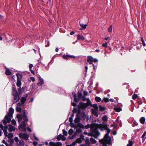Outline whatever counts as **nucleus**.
<instances>
[{
    "instance_id": "obj_58",
    "label": "nucleus",
    "mask_w": 146,
    "mask_h": 146,
    "mask_svg": "<svg viewBox=\"0 0 146 146\" xmlns=\"http://www.w3.org/2000/svg\"><path fill=\"white\" fill-rule=\"evenodd\" d=\"M0 127L2 130H3V128H4V127H3L2 125L1 124H0Z\"/></svg>"
},
{
    "instance_id": "obj_20",
    "label": "nucleus",
    "mask_w": 146,
    "mask_h": 146,
    "mask_svg": "<svg viewBox=\"0 0 146 146\" xmlns=\"http://www.w3.org/2000/svg\"><path fill=\"white\" fill-rule=\"evenodd\" d=\"M145 117H142L140 118V121L141 123L143 124L145 123Z\"/></svg>"
},
{
    "instance_id": "obj_28",
    "label": "nucleus",
    "mask_w": 146,
    "mask_h": 146,
    "mask_svg": "<svg viewBox=\"0 0 146 146\" xmlns=\"http://www.w3.org/2000/svg\"><path fill=\"white\" fill-rule=\"evenodd\" d=\"M90 141L92 143H96V140L92 137H91L90 138Z\"/></svg>"
},
{
    "instance_id": "obj_5",
    "label": "nucleus",
    "mask_w": 146,
    "mask_h": 146,
    "mask_svg": "<svg viewBox=\"0 0 146 146\" xmlns=\"http://www.w3.org/2000/svg\"><path fill=\"white\" fill-rule=\"evenodd\" d=\"M72 94L74 96V101L76 102H78L80 99L82 98V93L80 92H78V99L76 98L77 95L75 92H73Z\"/></svg>"
},
{
    "instance_id": "obj_32",
    "label": "nucleus",
    "mask_w": 146,
    "mask_h": 146,
    "mask_svg": "<svg viewBox=\"0 0 146 146\" xmlns=\"http://www.w3.org/2000/svg\"><path fill=\"white\" fill-rule=\"evenodd\" d=\"M95 100L97 102H99L101 100V99L100 98L98 97H96L95 98Z\"/></svg>"
},
{
    "instance_id": "obj_40",
    "label": "nucleus",
    "mask_w": 146,
    "mask_h": 146,
    "mask_svg": "<svg viewBox=\"0 0 146 146\" xmlns=\"http://www.w3.org/2000/svg\"><path fill=\"white\" fill-rule=\"evenodd\" d=\"M137 97V95L136 94H134L132 96V98L133 99H136Z\"/></svg>"
},
{
    "instance_id": "obj_45",
    "label": "nucleus",
    "mask_w": 146,
    "mask_h": 146,
    "mask_svg": "<svg viewBox=\"0 0 146 146\" xmlns=\"http://www.w3.org/2000/svg\"><path fill=\"white\" fill-rule=\"evenodd\" d=\"M76 142L75 141L73 142L72 144H71L70 145H67L66 146H74L76 144Z\"/></svg>"
},
{
    "instance_id": "obj_26",
    "label": "nucleus",
    "mask_w": 146,
    "mask_h": 146,
    "mask_svg": "<svg viewBox=\"0 0 146 146\" xmlns=\"http://www.w3.org/2000/svg\"><path fill=\"white\" fill-rule=\"evenodd\" d=\"M102 120L106 122L108 121V118L107 116H103L102 117Z\"/></svg>"
},
{
    "instance_id": "obj_41",
    "label": "nucleus",
    "mask_w": 146,
    "mask_h": 146,
    "mask_svg": "<svg viewBox=\"0 0 146 146\" xmlns=\"http://www.w3.org/2000/svg\"><path fill=\"white\" fill-rule=\"evenodd\" d=\"M73 130L72 129H70L68 131V133L70 135H71L73 133Z\"/></svg>"
},
{
    "instance_id": "obj_14",
    "label": "nucleus",
    "mask_w": 146,
    "mask_h": 146,
    "mask_svg": "<svg viewBox=\"0 0 146 146\" xmlns=\"http://www.w3.org/2000/svg\"><path fill=\"white\" fill-rule=\"evenodd\" d=\"M22 119L24 120L23 121H24L25 123V122H27L28 121V119L27 117V115L25 114V113L22 115Z\"/></svg>"
},
{
    "instance_id": "obj_53",
    "label": "nucleus",
    "mask_w": 146,
    "mask_h": 146,
    "mask_svg": "<svg viewBox=\"0 0 146 146\" xmlns=\"http://www.w3.org/2000/svg\"><path fill=\"white\" fill-rule=\"evenodd\" d=\"M33 66V65L32 64H31L29 65V68L30 69V70H31V69Z\"/></svg>"
},
{
    "instance_id": "obj_12",
    "label": "nucleus",
    "mask_w": 146,
    "mask_h": 146,
    "mask_svg": "<svg viewBox=\"0 0 146 146\" xmlns=\"http://www.w3.org/2000/svg\"><path fill=\"white\" fill-rule=\"evenodd\" d=\"M7 127L9 131L10 132L15 131V128L11 125H8Z\"/></svg>"
},
{
    "instance_id": "obj_49",
    "label": "nucleus",
    "mask_w": 146,
    "mask_h": 146,
    "mask_svg": "<svg viewBox=\"0 0 146 146\" xmlns=\"http://www.w3.org/2000/svg\"><path fill=\"white\" fill-rule=\"evenodd\" d=\"M30 80L33 82H34L35 81V79L34 77H31L30 78Z\"/></svg>"
},
{
    "instance_id": "obj_8",
    "label": "nucleus",
    "mask_w": 146,
    "mask_h": 146,
    "mask_svg": "<svg viewBox=\"0 0 146 146\" xmlns=\"http://www.w3.org/2000/svg\"><path fill=\"white\" fill-rule=\"evenodd\" d=\"M19 129L21 131H24L26 130V124L24 121H23L22 124H21L19 125Z\"/></svg>"
},
{
    "instance_id": "obj_18",
    "label": "nucleus",
    "mask_w": 146,
    "mask_h": 146,
    "mask_svg": "<svg viewBox=\"0 0 146 146\" xmlns=\"http://www.w3.org/2000/svg\"><path fill=\"white\" fill-rule=\"evenodd\" d=\"M97 111V110H95L93 109H92V113L95 115L96 116L98 117V115Z\"/></svg>"
},
{
    "instance_id": "obj_3",
    "label": "nucleus",
    "mask_w": 146,
    "mask_h": 146,
    "mask_svg": "<svg viewBox=\"0 0 146 146\" xmlns=\"http://www.w3.org/2000/svg\"><path fill=\"white\" fill-rule=\"evenodd\" d=\"M71 126L72 127L76 129V131L72 136L71 139L74 138L76 137L77 135L78 136V133H80L82 131L81 128H83L84 127V126L80 123H78L77 125L73 124L71 125Z\"/></svg>"
},
{
    "instance_id": "obj_1",
    "label": "nucleus",
    "mask_w": 146,
    "mask_h": 146,
    "mask_svg": "<svg viewBox=\"0 0 146 146\" xmlns=\"http://www.w3.org/2000/svg\"><path fill=\"white\" fill-rule=\"evenodd\" d=\"M94 127L95 129H99L101 131L104 129L107 130L108 133L105 134L104 138L100 140L99 142L101 143H104L110 144L111 139L110 137L108 136V134L110 133V129L108 128L107 125L104 124L103 123L102 124H96Z\"/></svg>"
},
{
    "instance_id": "obj_52",
    "label": "nucleus",
    "mask_w": 146,
    "mask_h": 146,
    "mask_svg": "<svg viewBox=\"0 0 146 146\" xmlns=\"http://www.w3.org/2000/svg\"><path fill=\"white\" fill-rule=\"evenodd\" d=\"M84 136L82 134H81L80 135V138L81 139L83 140L84 139Z\"/></svg>"
},
{
    "instance_id": "obj_21",
    "label": "nucleus",
    "mask_w": 146,
    "mask_h": 146,
    "mask_svg": "<svg viewBox=\"0 0 146 146\" xmlns=\"http://www.w3.org/2000/svg\"><path fill=\"white\" fill-rule=\"evenodd\" d=\"M11 73V72L9 69H7L6 70L5 74L7 75H10Z\"/></svg>"
},
{
    "instance_id": "obj_61",
    "label": "nucleus",
    "mask_w": 146,
    "mask_h": 146,
    "mask_svg": "<svg viewBox=\"0 0 146 146\" xmlns=\"http://www.w3.org/2000/svg\"><path fill=\"white\" fill-rule=\"evenodd\" d=\"M72 105L74 106H76L77 104L76 103L74 102L72 103Z\"/></svg>"
},
{
    "instance_id": "obj_56",
    "label": "nucleus",
    "mask_w": 146,
    "mask_h": 146,
    "mask_svg": "<svg viewBox=\"0 0 146 146\" xmlns=\"http://www.w3.org/2000/svg\"><path fill=\"white\" fill-rule=\"evenodd\" d=\"M33 136L35 140H38V138L35 136V135L34 134H33Z\"/></svg>"
},
{
    "instance_id": "obj_60",
    "label": "nucleus",
    "mask_w": 146,
    "mask_h": 146,
    "mask_svg": "<svg viewBox=\"0 0 146 146\" xmlns=\"http://www.w3.org/2000/svg\"><path fill=\"white\" fill-rule=\"evenodd\" d=\"M21 104V103H19L17 104V107H20Z\"/></svg>"
},
{
    "instance_id": "obj_62",
    "label": "nucleus",
    "mask_w": 146,
    "mask_h": 146,
    "mask_svg": "<svg viewBox=\"0 0 146 146\" xmlns=\"http://www.w3.org/2000/svg\"><path fill=\"white\" fill-rule=\"evenodd\" d=\"M142 43L143 45V46H146V44H145L144 41L142 42Z\"/></svg>"
},
{
    "instance_id": "obj_23",
    "label": "nucleus",
    "mask_w": 146,
    "mask_h": 146,
    "mask_svg": "<svg viewBox=\"0 0 146 146\" xmlns=\"http://www.w3.org/2000/svg\"><path fill=\"white\" fill-rule=\"evenodd\" d=\"M146 135V132L145 131V132H144L142 136L141 137L142 139V140L143 141H144L146 138V137H145Z\"/></svg>"
},
{
    "instance_id": "obj_33",
    "label": "nucleus",
    "mask_w": 146,
    "mask_h": 146,
    "mask_svg": "<svg viewBox=\"0 0 146 146\" xmlns=\"http://www.w3.org/2000/svg\"><path fill=\"white\" fill-rule=\"evenodd\" d=\"M106 109V108L104 107H102L101 106H99V110L100 111L104 110Z\"/></svg>"
},
{
    "instance_id": "obj_13",
    "label": "nucleus",
    "mask_w": 146,
    "mask_h": 146,
    "mask_svg": "<svg viewBox=\"0 0 146 146\" xmlns=\"http://www.w3.org/2000/svg\"><path fill=\"white\" fill-rule=\"evenodd\" d=\"M17 144L18 146H24V142L22 140L18 141Z\"/></svg>"
},
{
    "instance_id": "obj_54",
    "label": "nucleus",
    "mask_w": 146,
    "mask_h": 146,
    "mask_svg": "<svg viewBox=\"0 0 146 146\" xmlns=\"http://www.w3.org/2000/svg\"><path fill=\"white\" fill-rule=\"evenodd\" d=\"M61 139L62 141H65L66 139V138L65 137H64L63 135Z\"/></svg>"
},
{
    "instance_id": "obj_64",
    "label": "nucleus",
    "mask_w": 146,
    "mask_h": 146,
    "mask_svg": "<svg viewBox=\"0 0 146 146\" xmlns=\"http://www.w3.org/2000/svg\"><path fill=\"white\" fill-rule=\"evenodd\" d=\"M85 68L86 69V72H87V70H88V67H87V66H85Z\"/></svg>"
},
{
    "instance_id": "obj_15",
    "label": "nucleus",
    "mask_w": 146,
    "mask_h": 146,
    "mask_svg": "<svg viewBox=\"0 0 146 146\" xmlns=\"http://www.w3.org/2000/svg\"><path fill=\"white\" fill-rule=\"evenodd\" d=\"M77 39L79 40H83L85 39L84 37L83 36L80 35H77Z\"/></svg>"
},
{
    "instance_id": "obj_48",
    "label": "nucleus",
    "mask_w": 146,
    "mask_h": 146,
    "mask_svg": "<svg viewBox=\"0 0 146 146\" xmlns=\"http://www.w3.org/2000/svg\"><path fill=\"white\" fill-rule=\"evenodd\" d=\"M79 120V119L77 117H76L75 120V122L76 123H78Z\"/></svg>"
},
{
    "instance_id": "obj_16",
    "label": "nucleus",
    "mask_w": 146,
    "mask_h": 146,
    "mask_svg": "<svg viewBox=\"0 0 146 146\" xmlns=\"http://www.w3.org/2000/svg\"><path fill=\"white\" fill-rule=\"evenodd\" d=\"M39 81L38 83V85L39 86H41L43 83L44 80L43 79L40 77L39 78Z\"/></svg>"
},
{
    "instance_id": "obj_17",
    "label": "nucleus",
    "mask_w": 146,
    "mask_h": 146,
    "mask_svg": "<svg viewBox=\"0 0 146 146\" xmlns=\"http://www.w3.org/2000/svg\"><path fill=\"white\" fill-rule=\"evenodd\" d=\"M7 127L6 126H5L4 127V128H3V132L5 135V137H7Z\"/></svg>"
},
{
    "instance_id": "obj_43",
    "label": "nucleus",
    "mask_w": 146,
    "mask_h": 146,
    "mask_svg": "<svg viewBox=\"0 0 146 146\" xmlns=\"http://www.w3.org/2000/svg\"><path fill=\"white\" fill-rule=\"evenodd\" d=\"M104 100L105 102H108L109 101V99L106 98H104Z\"/></svg>"
},
{
    "instance_id": "obj_11",
    "label": "nucleus",
    "mask_w": 146,
    "mask_h": 146,
    "mask_svg": "<svg viewBox=\"0 0 146 146\" xmlns=\"http://www.w3.org/2000/svg\"><path fill=\"white\" fill-rule=\"evenodd\" d=\"M14 96L13 102L15 103L17 102L19 100V96L16 94L13 95Z\"/></svg>"
},
{
    "instance_id": "obj_4",
    "label": "nucleus",
    "mask_w": 146,
    "mask_h": 146,
    "mask_svg": "<svg viewBox=\"0 0 146 146\" xmlns=\"http://www.w3.org/2000/svg\"><path fill=\"white\" fill-rule=\"evenodd\" d=\"M9 113H8L7 115H5L4 119L3 120V122L5 125L7 123H9L10 122L11 118L12 117L14 110L12 108H11L9 109Z\"/></svg>"
},
{
    "instance_id": "obj_22",
    "label": "nucleus",
    "mask_w": 146,
    "mask_h": 146,
    "mask_svg": "<svg viewBox=\"0 0 146 146\" xmlns=\"http://www.w3.org/2000/svg\"><path fill=\"white\" fill-rule=\"evenodd\" d=\"M21 83L20 79H17V82L16 84L17 86L18 87L20 86L21 85Z\"/></svg>"
},
{
    "instance_id": "obj_36",
    "label": "nucleus",
    "mask_w": 146,
    "mask_h": 146,
    "mask_svg": "<svg viewBox=\"0 0 146 146\" xmlns=\"http://www.w3.org/2000/svg\"><path fill=\"white\" fill-rule=\"evenodd\" d=\"M86 144L89 146L90 145V141L88 139H86L85 141Z\"/></svg>"
},
{
    "instance_id": "obj_39",
    "label": "nucleus",
    "mask_w": 146,
    "mask_h": 146,
    "mask_svg": "<svg viewBox=\"0 0 146 146\" xmlns=\"http://www.w3.org/2000/svg\"><path fill=\"white\" fill-rule=\"evenodd\" d=\"M63 132L64 135L66 136L67 135V132L65 130L63 129Z\"/></svg>"
},
{
    "instance_id": "obj_31",
    "label": "nucleus",
    "mask_w": 146,
    "mask_h": 146,
    "mask_svg": "<svg viewBox=\"0 0 146 146\" xmlns=\"http://www.w3.org/2000/svg\"><path fill=\"white\" fill-rule=\"evenodd\" d=\"M82 141V139L80 138L77 139L76 140V142L78 143H81Z\"/></svg>"
},
{
    "instance_id": "obj_29",
    "label": "nucleus",
    "mask_w": 146,
    "mask_h": 146,
    "mask_svg": "<svg viewBox=\"0 0 146 146\" xmlns=\"http://www.w3.org/2000/svg\"><path fill=\"white\" fill-rule=\"evenodd\" d=\"M69 55H64L62 56L63 58L65 59H68L69 58Z\"/></svg>"
},
{
    "instance_id": "obj_59",
    "label": "nucleus",
    "mask_w": 146,
    "mask_h": 146,
    "mask_svg": "<svg viewBox=\"0 0 146 146\" xmlns=\"http://www.w3.org/2000/svg\"><path fill=\"white\" fill-rule=\"evenodd\" d=\"M69 57H70V58H76L75 56L73 55H69Z\"/></svg>"
},
{
    "instance_id": "obj_63",
    "label": "nucleus",
    "mask_w": 146,
    "mask_h": 146,
    "mask_svg": "<svg viewBox=\"0 0 146 146\" xmlns=\"http://www.w3.org/2000/svg\"><path fill=\"white\" fill-rule=\"evenodd\" d=\"M74 34V31H72V32H71L70 33V34L71 35H72L73 34Z\"/></svg>"
},
{
    "instance_id": "obj_38",
    "label": "nucleus",
    "mask_w": 146,
    "mask_h": 146,
    "mask_svg": "<svg viewBox=\"0 0 146 146\" xmlns=\"http://www.w3.org/2000/svg\"><path fill=\"white\" fill-rule=\"evenodd\" d=\"M13 136V135L12 133H9L8 134H7V137L8 138H10L12 137Z\"/></svg>"
},
{
    "instance_id": "obj_2",
    "label": "nucleus",
    "mask_w": 146,
    "mask_h": 146,
    "mask_svg": "<svg viewBox=\"0 0 146 146\" xmlns=\"http://www.w3.org/2000/svg\"><path fill=\"white\" fill-rule=\"evenodd\" d=\"M96 124H95L93 125L88 124L85 126V127L86 129L90 127L91 131L92 132V133H89L88 136H94L95 138H97L98 136L100 135V133L98 131V128H97V129H94L95 126Z\"/></svg>"
},
{
    "instance_id": "obj_27",
    "label": "nucleus",
    "mask_w": 146,
    "mask_h": 146,
    "mask_svg": "<svg viewBox=\"0 0 146 146\" xmlns=\"http://www.w3.org/2000/svg\"><path fill=\"white\" fill-rule=\"evenodd\" d=\"M80 25L81 26L82 29H85L86 28V27L87 26V25H84L82 23H80Z\"/></svg>"
},
{
    "instance_id": "obj_46",
    "label": "nucleus",
    "mask_w": 146,
    "mask_h": 146,
    "mask_svg": "<svg viewBox=\"0 0 146 146\" xmlns=\"http://www.w3.org/2000/svg\"><path fill=\"white\" fill-rule=\"evenodd\" d=\"M108 45V43L107 42H105V43H104L102 44V46L103 47H107Z\"/></svg>"
},
{
    "instance_id": "obj_55",
    "label": "nucleus",
    "mask_w": 146,
    "mask_h": 146,
    "mask_svg": "<svg viewBox=\"0 0 146 146\" xmlns=\"http://www.w3.org/2000/svg\"><path fill=\"white\" fill-rule=\"evenodd\" d=\"M33 136L35 140H38V138L35 136V135L34 134H33Z\"/></svg>"
},
{
    "instance_id": "obj_47",
    "label": "nucleus",
    "mask_w": 146,
    "mask_h": 146,
    "mask_svg": "<svg viewBox=\"0 0 146 146\" xmlns=\"http://www.w3.org/2000/svg\"><path fill=\"white\" fill-rule=\"evenodd\" d=\"M17 79H19L20 78H21V74H17Z\"/></svg>"
},
{
    "instance_id": "obj_35",
    "label": "nucleus",
    "mask_w": 146,
    "mask_h": 146,
    "mask_svg": "<svg viewBox=\"0 0 146 146\" xmlns=\"http://www.w3.org/2000/svg\"><path fill=\"white\" fill-rule=\"evenodd\" d=\"M62 136V135L61 134H60L58 135L57 137V139L58 140H60L61 139Z\"/></svg>"
},
{
    "instance_id": "obj_19",
    "label": "nucleus",
    "mask_w": 146,
    "mask_h": 146,
    "mask_svg": "<svg viewBox=\"0 0 146 146\" xmlns=\"http://www.w3.org/2000/svg\"><path fill=\"white\" fill-rule=\"evenodd\" d=\"M17 117L19 122H20V121H21L22 119V115L21 116L20 115H17Z\"/></svg>"
},
{
    "instance_id": "obj_57",
    "label": "nucleus",
    "mask_w": 146,
    "mask_h": 146,
    "mask_svg": "<svg viewBox=\"0 0 146 146\" xmlns=\"http://www.w3.org/2000/svg\"><path fill=\"white\" fill-rule=\"evenodd\" d=\"M2 142L4 143L6 145H7L8 144V143L4 140H3Z\"/></svg>"
},
{
    "instance_id": "obj_51",
    "label": "nucleus",
    "mask_w": 146,
    "mask_h": 146,
    "mask_svg": "<svg viewBox=\"0 0 146 146\" xmlns=\"http://www.w3.org/2000/svg\"><path fill=\"white\" fill-rule=\"evenodd\" d=\"M82 100L83 101H85V100L86 99V97H85V96H82Z\"/></svg>"
},
{
    "instance_id": "obj_6",
    "label": "nucleus",
    "mask_w": 146,
    "mask_h": 146,
    "mask_svg": "<svg viewBox=\"0 0 146 146\" xmlns=\"http://www.w3.org/2000/svg\"><path fill=\"white\" fill-rule=\"evenodd\" d=\"M98 61V60L97 59L94 58L92 56H88L87 62L90 64H93L92 63L93 62H96Z\"/></svg>"
},
{
    "instance_id": "obj_30",
    "label": "nucleus",
    "mask_w": 146,
    "mask_h": 146,
    "mask_svg": "<svg viewBox=\"0 0 146 146\" xmlns=\"http://www.w3.org/2000/svg\"><path fill=\"white\" fill-rule=\"evenodd\" d=\"M129 143L127 145V146H132L133 144L132 141L129 140Z\"/></svg>"
},
{
    "instance_id": "obj_42",
    "label": "nucleus",
    "mask_w": 146,
    "mask_h": 146,
    "mask_svg": "<svg viewBox=\"0 0 146 146\" xmlns=\"http://www.w3.org/2000/svg\"><path fill=\"white\" fill-rule=\"evenodd\" d=\"M11 123L13 125H15L16 124V121L14 119H13L11 121Z\"/></svg>"
},
{
    "instance_id": "obj_7",
    "label": "nucleus",
    "mask_w": 146,
    "mask_h": 146,
    "mask_svg": "<svg viewBox=\"0 0 146 146\" xmlns=\"http://www.w3.org/2000/svg\"><path fill=\"white\" fill-rule=\"evenodd\" d=\"M88 106V105L86 103L80 102L78 106V108L79 109H84Z\"/></svg>"
},
{
    "instance_id": "obj_24",
    "label": "nucleus",
    "mask_w": 146,
    "mask_h": 146,
    "mask_svg": "<svg viewBox=\"0 0 146 146\" xmlns=\"http://www.w3.org/2000/svg\"><path fill=\"white\" fill-rule=\"evenodd\" d=\"M26 98L25 97H22L21 99V103L23 104L25 102L26 100Z\"/></svg>"
},
{
    "instance_id": "obj_37",
    "label": "nucleus",
    "mask_w": 146,
    "mask_h": 146,
    "mask_svg": "<svg viewBox=\"0 0 146 146\" xmlns=\"http://www.w3.org/2000/svg\"><path fill=\"white\" fill-rule=\"evenodd\" d=\"M112 25H111L108 28V31L109 32H111L112 31Z\"/></svg>"
},
{
    "instance_id": "obj_34",
    "label": "nucleus",
    "mask_w": 146,
    "mask_h": 146,
    "mask_svg": "<svg viewBox=\"0 0 146 146\" xmlns=\"http://www.w3.org/2000/svg\"><path fill=\"white\" fill-rule=\"evenodd\" d=\"M115 110L117 112H119L121 110V108H114Z\"/></svg>"
},
{
    "instance_id": "obj_50",
    "label": "nucleus",
    "mask_w": 146,
    "mask_h": 146,
    "mask_svg": "<svg viewBox=\"0 0 146 146\" xmlns=\"http://www.w3.org/2000/svg\"><path fill=\"white\" fill-rule=\"evenodd\" d=\"M84 96H86L88 95V92L86 91H84Z\"/></svg>"
},
{
    "instance_id": "obj_9",
    "label": "nucleus",
    "mask_w": 146,
    "mask_h": 146,
    "mask_svg": "<svg viewBox=\"0 0 146 146\" xmlns=\"http://www.w3.org/2000/svg\"><path fill=\"white\" fill-rule=\"evenodd\" d=\"M19 137L22 138L25 140H27L29 138V135L26 133H21L19 135Z\"/></svg>"
},
{
    "instance_id": "obj_25",
    "label": "nucleus",
    "mask_w": 146,
    "mask_h": 146,
    "mask_svg": "<svg viewBox=\"0 0 146 146\" xmlns=\"http://www.w3.org/2000/svg\"><path fill=\"white\" fill-rule=\"evenodd\" d=\"M94 108V109L97 111L98 110V108L97 106V105L96 104H94L91 105Z\"/></svg>"
},
{
    "instance_id": "obj_10",
    "label": "nucleus",
    "mask_w": 146,
    "mask_h": 146,
    "mask_svg": "<svg viewBox=\"0 0 146 146\" xmlns=\"http://www.w3.org/2000/svg\"><path fill=\"white\" fill-rule=\"evenodd\" d=\"M49 144L51 146H62V143L59 142H57L56 144L52 142H50V143Z\"/></svg>"
},
{
    "instance_id": "obj_44",
    "label": "nucleus",
    "mask_w": 146,
    "mask_h": 146,
    "mask_svg": "<svg viewBox=\"0 0 146 146\" xmlns=\"http://www.w3.org/2000/svg\"><path fill=\"white\" fill-rule=\"evenodd\" d=\"M16 110L17 111L20 112L21 111V109L20 107H16Z\"/></svg>"
}]
</instances>
